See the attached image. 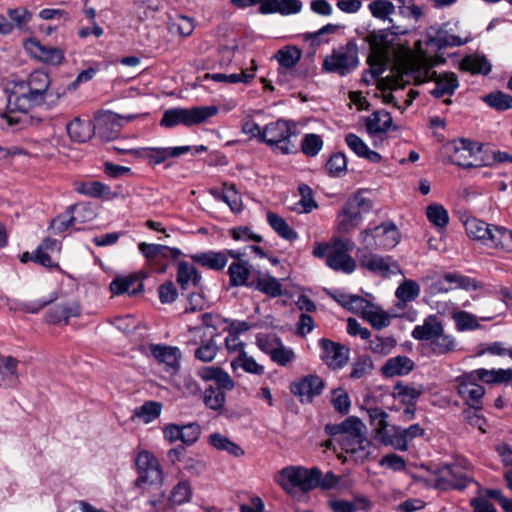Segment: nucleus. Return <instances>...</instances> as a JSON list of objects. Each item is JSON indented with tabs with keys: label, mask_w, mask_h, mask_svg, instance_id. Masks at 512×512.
Listing matches in <instances>:
<instances>
[{
	"label": "nucleus",
	"mask_w": 512,
	"mask_h": 512,
	"mask_svg": "<svg viewBox=\"0 0 512 512\" xmlns=\"http://www.w3.org/2000/svg\"><path fill=\"white\" fill-rule=\"evenodd\" d=\"M65 93L63 87H52L48 73L35 70L26 81L15 82L8 89L7 107L10 111L21 113H26L31 108L42 104L52 108L58 104Z\"/></svg>",
	"instance_id": "obj_1"
},
{
	"label": "nucleus",
	"mask_w": 512,
	"mask_h": 512,
	"mask_svg": "<svg viewBox=\"0 0 512 512\" xmlns=\"http://www.w3.org/2000/svg\"><path fill=\"white\" fill-rule=\"evenodd\" d=\"M295 129L296 125L291 120L278 119L270 122L263 128L262 143L282 155L294 153L296 146L291 138L296 135Z\"/></svg>",
	"instance_id": "obj_2"
},
{
	"label": "nucleus",
	"mask_w": 512,
	"mask_h": 512,
	"mask_svg": "<svg viewBox=\"0 0 512 512\" xmlns=\"http://www.w3.org/2000/svg\"><path fill=\"white\" fill-rule=\"evenodd\" d=\"M218 108L216 106H196L192 108H171L163 113L160 125L165 128H173L177 125L187 127L205 122L216 115Z\"/></svg>",
	"instance_id": "obj_3"
},
{
	"label": "nucleus",
	"mask_w": 512,
	"mask_h": 512,
	"mask_svg": "<svg viewBox=\"0 0 512 512\" xmlns=\"http://www.w3.org/2000/svg\"><path fill=\"white\" fill-rule=\"evenodd\" d=\"M317 474L318 467L308 469L302 466H287L278 472L275 481L289 494L296 488L302 492H309L315 489L314 477Z\"/></svg>",
	"instance_id": "obj_4"
},
{
	"label": "nucleus",
	"mask_w": 512,
	"mask_h": 512,
	"mask_svg": "<svg viewBox=\"0 0 512 512\" xmlns=\"http://www.w3.org/2000/svg\"><path fill=\"white\" fill-rule=\"evenodd\" d=\"M359 65L358 46L355 41H348L344 46L334 49L324 59L323 70L346 76Z\"/></svg>",
	"instance_id": "obj_5"
},
{
	"label": "nucleus",
	"mask_w": 512,
	"mask_h": 512,
	"mask_svg": "<svg viewBox=\"0 0 512 512\" xmlns=\"http://www.w3.org/2000/svg\"><path fill=\"white\" fill-rule=\"evenodd\" d=\"M453 153L450 161L463 168L490 166L489 159L482 157V152H488V146L482 143L459 139L452 142Z\"/></svg>",
	"instance_id": "obj_6"
},
{
	"label": "nucleus",
	"mask_w": 512,
	"mask_h": 512,
	"mask_svg": "<svg viewBox=\"0 0 512 512\" xmlns=\"http://www.w3.org/2000/svg\"><path fill=\"white\" fill-rule=\"evenodd\" d=\"M357 257L362 268L383 278L402 273L400 265L391 256H381L372 253L368 248H361L357 250Z\"/></svg>",
	"instance_id": "obj_7"
},
{
	"label": "nucleus",
	"mask_w": 512,
	"mask_h": 512,
	"mask_svg": "<svg viewBox=\"0 0 512 512\" xmlns=\"http://www.w3.org/2000/svg\"><path fill=\"white\" fill-rule=\"evenodd\" d=\"M361 240L368 247L392 249L400 241V234L393 222L382 223L361 232Z\"/></svg>",
	"instance_id": "obj_8"
},
{
	"label": "nucleus",
	"mask_w": 512,
	"mask_h": 512,
	"mask_svg": "<svg viewBox=\"0 0 512 512\" xmlns=\"http://www.w3.org/2000/svg\"><path fill=\"white\" fill-rule=\"evenodd\" d=\"M354 248L350 240L335 239L326 259V265L336 272L351 274L356 269V261L349 255Z\"/></svg>",
	"instance_id": "obj_9"
},
{
	"label": "nucleus",
	"mask_w": 512,
	"mask_h": 512,
	"mask_svg": "<svg viewBox=\"0 0 512 512\" xmlns=\"http://www.w3.org/2000/svg\"><path fill=\"white\" fill-rule=\"evenodd\" d=\"M138 478L135 485L141 487L143 484L161 485L163 482V471L157 458L148 451H141L136 457Z\"/></svg>",
	"instance_id": "obj_10"
},
{
	"label": "nucleus",
	"mask_w": 512,
	"mask_h": 512,
	"mask_svg": "<svg viewBox=\"0 0 512 512\" xmlns=\"http://www.w3.org/2000/svg\"><path fill=\"white\" fill-rule=\"evenodd\" d=\"M444 327L442 322L435 315L428 316L422 325H417L412 331V337L420 341H431L433 350L437 353H446L448 351L447 344H440L438 341L442 339L446 341L443 335Z\"/></svg>",
	"instance_id": "obj_11"
},
{
	"label": "nucleus",
	"mask_w": 512,
	"mask_h": 512,
	"mask_svg": "<svg viewBox=\"0 0 512 512\" xmlns=\"http://www.w3.org/2000/svg\"><path fill=\"white\" fill-rule=\"evenodd\" d=\"M450 489L462 491L469 486H479L474 479L472 466L464 457L453 454L450 455Z\"/></svg>",
	"instance_id": "obj_12"
},
{
	"label": "nucleus",
	"mask_w": 512,
	"mask_h": 512,
	"mask_svg": "<svg viewBox=\"0 0 512 512\" xmlns=\"http://www.w3.org/2000/svg\"><path fill=\"white\" fill-rule=\"evenodd\" d=\"M132 117L124 118L114 112L106 111L99 113L93 121L95 134L102 141H112L116 139L122 129L123 121H129Z\"/></svg>",
	"instance_id": "obj_13"
},
{
	"label": "nucleus",
	"mask_w": 512,
	"mask_h": 512,
	"mask_svg": "<svg viewBox=\"0 0 512 512\" xmlns=\"http://www.w3.org/2000/svg\"><path fill=\"white\" fill-rule=\"evenodd\" d=\"M446 27L447 24L443 23L442 25H432L427 29L424 40L426 48L423 49L421 40L415 43V48L420 56L430 57L448 46V30Z\"/></svg>",
	"instance_id": "obj_14"
},
{
	"label": "nucleus",
	"mask_w": 512,
	"mask_h": 512,
	"mask_svg": "<svg viewBox=\"0 0 512 512\" xmlns=\"http://www.w3.org/2000/svg\"><path fill=\"white\" fill-rule=\"evenodd\" d=\"M409 29L400 25L392 24L387 29L374 30L366 37V41L370 45L372 53L382 52L384 55H389V49L393 45L395 36L406 35Z\"/></svg>",
	"instance_id": "obj_15"
},
{
	"label": "nucleus",
	"mask_w": 512,
	"mask_h": 512,
	"mask_svg": "<svg viewBox=\"0 0 512 512\" xmlns=\"http://www.w3.org/2000/svg\"><path fill=\"white\" fill-rule=\"evenodd\" d=\"M325 387L321 377L316 374L305 375L290 384V391L299 397L301 402H311L319 396Z\"/></svg>",
	"instance_id": "obj_16"
},
{
	"label": "nucleus",
	"mask_w": 512,
	"mask_h": 512,
	"mask_svg": "<svg viewBox=\"0 0 512 512\" xmlns=\"http://www.w3.org/2000/svg\"><path fill=\"white\" fill-rule=\"evenodd\" d=\"M25 49L32 57L49 65L58 66L64 60L63 49L45 46L35 38H30L25 42Z\"/></svg>",
	"instance_id": "obj_17"
},
{
	"label": "nucleus",
	"mask_w": 512,
	"mask_h": 512,
	"mask_svg": "<svg viewBox=\"0 0 512 512\" xmlns=\"http://www.w3.org/2000/svg\"><path fill=\"white\" fill-rule=\"evenodd\" d=\"M84 214L92 215V210L87 206L71 205L65 213L58 215L51 222V228L55 233H63L77 223L84 222Z\"/></svg>",
	"instance_id": "obj_18"
},
{
	"label": "nucleus",
	"mask_w": 512,
	"mask_h": 512,
	"mask_svg": "<svg viewBox=\"0 0 512 512\" xmlns=\"http://www.w3.org/2000/svg\"><path fill=\"white\" fill-rule=\"evenodd\" d=\"M191 150L192 147L189 145L178 147H145L139 150V154H141L149 164L159 165L171 157H180Z\"/></svg>",
	"instance_id": "obj_19"
},
{
	"label": "nucleus",
	"mask_w": 512,
	"mask_h": 512,
	"mask_svg": "<svg viewBox=\"0 0 512 512\" xmlns=\"http://www.w3.org/2000/svg\"><path fill=\"white\" fill-rule=\"evenodd\" d=\"M319 345L323 351L322 359L333 369L343 367L348 361V349L338 343L322 338Z\"/></svg>",
	"instance_id": "obj_20"
},
{
	"label": "nucleus",
	"mask_w": 512,
	"mask_h": 512,
	"mask_svg": "<svg viewBox=\"0 0 512 512\" xmlns=\"http://www.w3.org/2000/svg\"><path fill=\"white\" fill-rule=\"evenodd\" d=\"M151 354L166 370L175 373L180 368L181 352L177 347L154 344L150 347Z\"/></svg>",
	"instance_id": "obj_21"
},
{
	"label": "nucleus",
	"mask_w": 512,
	"mask_h": 512,
	"mask_svg": "<svg viewBox=\"0 0 512 512\" xmlns=\"http://www.w3.org/2000/svg\"><path fill=\"white\" fill-rule=\"evenodd\" d=\"M474 381L472 378H468V376L463 377L458 386V393L466 400L470 407L482 409V398L485 395V389Z\"/></svg>",
	"instance_id": "obj_22"
},
{
	"label": "nucleus",
	"mask_w": 512,
	"mask_h": 512,
	"mask_svg": "<svg viewBox=\"0 0 512 512\" xmlns=\"http://www.w3.org/2000/svg\"><path fill=\"white\" fill-rule=\"evenodd\" d=\"M110 291L114 295H121L123 293L136 295L143 291V283L136 273L124 277L117 276L110 283Z\"/></svg>",
	"instance_id": "obj_23"
},
{
	"label": "nucleus",
	"mask_w": 512,
	"mask_h": 512,
	"mask_svg": "<svg viewBox=\"0 0 512 512\" xmlns=\"http://www.w3.org/2000/svg\"><path fill=\"white\" fill-rule=\"evenodd\" d=\"M463 225L469 238L479 241L485 246L488 245L492 234V228L495 225L488 224L475 217L467 218L464 220Z\"/></svg>",
	"instance_id": "obj_24"
},
{
	"label": "nucleus",
	"mask_w": 512,
	"mask_h": 512,
	"mask_svg": "<svg viewBox=\"0 0 512 512\" xmlns=\"http://www.w3.org/2000/svg\"><path fill=\"white\" fill-rule=\"evenodd\" d=\"M198 375L204 381H214L216 384L215 388L220 389V391H230L235 386L234 380L231 376L219 367H202L199 369Z\"/></svg>",
	"instance_id": "obj_25"
},
{
	"label": "nucleus",
	"mask_w": 512,
	"mask_h": 512,
	"mask_svg": "<svg viewBox=\"0 0 512 512\" xmlns=\"http://www.w3.org/2000/svg\"><path fill=\"white\" fill-rule=\"evenodd\" d=\"M468 378L479 380L486 384L507 383L512 381V368L491 370L480 368L472 371Z\"/></svg>",
	"instance_id": "obj_26"
},
{
	"label": "nucleus",
	"mask_w": 512,
	"mask_h": 512,
	"mask_svg": "<svg viewBox=\"0 0 512 512\" xmlns=\"http://www.w3.org/2000/svg\"><path fill=\"white\" fill-rule=\"evenodd\" d=\"M191 259L195 263L214 271L223 270L228 262L227 253L213 250L195 253L191 255Z\"/></svg>",
	"instance_id": "obj_27"
},
{
	"label": "nucleus",
	"mask_w": 512,
	"mask_h": 512,
	"mask_svg": "<svg viewBox=\"0 0 512 512\" xmlns=\"http://www.w3.org/2000/svg\"><path fill=\"white\" fill-rule=\"evenodd\" d=\"M67 133L72 141L83 143L92 138L95 134L93 121L75 118L66 126Z\"/></svg>",
	"instance_id": "obj_28"
},
{
	"label": "nucleus",
	"mask_w": 512,
	"mask_h": 512,
	"mask_svg": "<svg viewBox=\"0 0 512 512\" xmlns=\"http://www.w3.org/2000/svg\"><path fill=\"white\" fill-rule=\"evenodd\" d=\"M392 116L385 110L374 111L366 118L365 127L370 135L387 133L392 127Z\"/></svg>",
	"instance_id": "obj_29"
},
{
	"label": "nucleus",
	"mask_w": 512,
	"mask_h": 512,
	"mask_svg": "<svg viewBox=\"0 0 512 512\" xmlns=\"http://www.w3.org/2000/svg\"><path fill=\"white\" fill-rule=\"evenodd\" d=\"M414 369V362L407 356H395L388 359L381 368L386 377L404 376Z\"/></svg>",
	"instance_id": "obj_30"
},
{
	"label": "nucleus",
	"mask_w": 512,
	"mask_h": 512,
	"mask_svg": "<svg viewBox=\"0 0 512 512\" xmlns=\"http://www.w3.org/2000/svg\"><path fill=\"white\" fill-rule=\"evenodd\" d=\"M460 69L486 76L492 70V65L484 55L472 54L465 56L460 62Z\"/></svg>",
	"instance_id": "obj_31"
},
{
	"label": "nucleus",
	"mask_w": 512,
	"mask_h": 512,
	"mask_svg": "<svg viewBox=\"0 0 512 512\" xmlns=\"http://www.w3.org/2000/svg\"><path fill=\"white\" fill-rule=\"evenodd\" d=\"M18 361L12 356L0 355V386L12 387L18 381Z\"/></svg>",
	"instance_id": "obj_32"
},
{
	"label": "nucleus",
	"mask_w": 512,
	"mask_h": 512,
	"mask_svg": "<svg viewBox=\"0 0 512 512\" xmlns=\"http://www.w3.org/2000/svg\"><path fill=\"white\" fill-rule=\"evenodd\" d=\"M201 282V276L196 268L188 262L182 261L178 264L177 283L182 290L190 287H197Z\"/></svg>",
	"instance_id": "obj_33"
},
{
	"label": "nucleus",
	"mask_w": 512,
	"mask_h": 512,
	"mask_svg": "<svg viewBox=\"0 0 512 512\" xmlns=\"http://www.w3.org/2000/svg\"><path fill=\"white\" fill-rule=\"evenodd\" d=\"M74 189L77 193L92 198H108L111 195L110 186L100 181L75 182Z\"/></svg>",
	"instance_id": "obj_34"
},
{
	"label": "nucleus",
	"mask_w": 512,
	"mask_h": 512,
	"mask_svg": "<svg viewBox=\"0 0 512 512\" xmlns=\"http://www.w3.org/2000/svg\"><path fill=\"white\" fill-rule=\"evenodd\" d=\"M487 247L504 252H512V230L495 225L492 228V234Z\"/></svg>",
	"instance_id": "obj_35"
},
{
	"label": "nucleus",
	"mask_w": 512,
	"mask_h": 512,
	"mask_svg": "<svg viewBox=\"0 0 512 512\" xmlns=\"http://www.w3.org/2000/svg\"><path fill=\"white\" fill-rule=\"evenodd\" d=\"M229 283L232 287L248 286L250 276L249 264L247 261H234L228 268Z\"/></svg>",
	"instance_id": "obj_36"
},
{
	"label": "nucleus",
	"mask_w": 512,
	"mask_h": 512,
	"mask_svg": "<svg viewBox=\"0 0 512 512\" xmlns=\"http://www.w3.org/2000/svg\"><path fill=\"white\" fill-rule=\"evenodd\" d=\"M253 287L270 297H278L282 295V285L279 280L273 276H260L256 280L250 282Z\"/></svg>",
	"instance_id": "obj_37"
},
{
	"label": "nucleus",
	"mask_w": 512,
	"mask_h": 512,
	"mask_svg": "<svg viewBox=\"0 0 512 512\" xmlns=\"http://www.w3.org/2000/svg\"><path fill=\"white\" fill-rule=\"evenodd\" d=\"M193 490L188 480H180L175 484L168 496V502L170 505H183L189 502L192 498Z\"/></svg>",
	"instance_id": "obj_38"
},
{
	"label": "nucleus",
	"mask_w": 512,
	"mask_h": 512,
	"mask_svg": "<svg viewBox=\"0 0 512 512\" xmlns=\"http://www.w3.org/2000/svg\"><path fill=\"white\" fill-rule=\"evenodd\" d=\"M208 443L217 450L225 451L234 457L244 455V450L238 444L220 433L211 434L208 438Z\"/></svg>",
	"instance_id": "obj_39"
},
{
	"label": "nucleus",
	"mask_w": 512,
	"mask_h": 512,
	"mask_svg": "<svg viewBox=\"0 0 512 512\" xmlns=\"http://www.w3.org/2000/svg\"><path fill=\"white\" fill-rule=\"evenodd\" d=\"M267 221L272 229L283 239L294 241L297 239L298 234L292 229L286 220L276 213L269 212L267 214Z\"/></svg>",
	"instance_id": "obj_40"
},
{
	"label": "nucleus",
	"mask_w": 512,
	"mask_h": 512,
	"mask_svg": "<svg viewBox=\"0 0 512 512\" xmlns=\"http://www.w3.org/2000/svg\"><path fill=\"white\" fill-rule=\"evenodd\" d=\"M215 198L225 202L234 213H239L242 210L241 196L238 194L234 185H224L223 191H212Z\"/></svg>",
	"instance_id": "obj_41"
},
{
	"label": "nucleus",
	"mask_w": 512,
	"mask_h": 512,
	"mask_svg": "<svg viewBox=\"0 0 512 512\" xmlns=\"http://www.w3.org/2000/svg\"><path fill=\"white\" fill-rule=\"evenodd\" d=\"M382 442L392 446L399 451H406L405 441L403 440L402 427L396 425H388L380 433Z\"/></svg>",
	"instance_id": "obj_42"
},
{
	"label": "nucleus",
	"mask_w": 512,
	"mask_h": 512,
	"mask_svg": "<svg viewBox=\"0 0 512 512\" xmlns=\"http://www.w3.org/2000/svg\"><path fill=\"white\" fill-rule=\"evenodd\" d=\"M255 68H252L251 70H243L241 73H232V74H222V73H215V74H205L204 79H212L217 82H227V83H250L255 75H254Z\"/></svg>",
	"instance_id": "obj_43"
},
{
	"label": "nucleus",
	"mask_w": 512,
	"mask_h": 512,
	"mask_svg": "<svg viewBox=\"0 0 512 512\" xmlns=\"http://www.w3.org/2000/svg\"><path fill=\"white\" fill-rule=\"evenodd\" d=\"M301 55V50L296 46H285L276 52L275 58L282 68L292 69L300 60Z\"/></svg>",
	"instance_id": "obj_44"
},
{
	"label": "nucleus",
	"mask_w": 512,
	"mask_h": 512,
	"mask_svg": "<svg viewBox=\"0 0 512 512\" xmlns=\"http://www.w3.org/2000/svg\"><path fill=\"white\" fill-rule=\"evenodd\" d=\"M226 395L224 391L216 389L213 385H208L203 393V402L211 410L222 411L225 405Z\"/></svg>",
	"instance_id": "obj_45"
},
{
	"label": "nucleus",
	"mask_w": 512,
	"mask_h": 512,
	"mask_svg": "<svg viewBox=\"0 0 512 512\" xmlns=\"http://www.w3.org/2000/svg\"><path fill=\"white\" fill-rule=\"evenodd\" d=\"M452 319L459 332L471 331L480 328L477 317L466 311H455L452 313Z\"/></svg>",
	"instance_id": "obj_46"
},
{
	"label": "nucleus",
	"mask_w": 512,
	"mask_h": 512,
	"mask_svg": "<svg viewBox=\"0 0 512 512\" xmlns=\"http://www.w3.org/2000/svg\"><path fill=\"white\" fill-rule=\"evenodd\" d=\"M362 214L363 212L360 208L353 205L350 201H347L342 213L340 214V217H343L339 223L340 229L347 231L354 224H357L362 220Z\"/></svg>",
	"instance_id": "obj_47"
},
{
	"label": "nucleus",
	"mask_w": 512,
	"mask_h": 512,
	"mask_svg": "<svg viewBox=\"0 0 512 512\" xmlns=\"http://www.w3.org/2000/svg\"><path fill=\"white\" fill-rule=\"evenodd\" d=\"M389 62V55H384L382 52L378 54L371 52L368 57V64L370 68L366 72V74H369L373 79L378 78L380 75L384 73Z\"/></svg>",
	"instance_id": "obj_48"
},
{
	"label": "nucleus",
	"mask_w": 512,
	"mask_h": 512,
	"mask_svg": "<svg viewBox=\"0 0 512 512\" xmlns=\"http://www.w3.org/2000/svg\"><path fill=\"white\" fill-rule=\"evenodd\" d=\"M394 393L401 398V401L405 404H414L417 399L423 393L421 386H411L402 383H397L394 386Z\"/></svg>",
	"instance_id": "obj_49"
},
{
	"label": "nucleus",
	"mask_w": 512,
	"mask_h": 512,
	"mask_svg": "<svg viewBox=\"0 0 512 512\" xmlns=\"http://www.w3.org/2000/svg\"><path fill=\"white\" fill-rule=\"evenodd\" d=\"M483 101L490 107L505 111L512 108V96L502 91L489 93L483 97Z\"/></svg>",
	"instance_id": "obj_50"
},
{
	"label": "nucleus",
	"mask_w": 512,
	"mask_h": 512,
	"mask_svg": "<svg viewBox=\"0 0 512 512\" xmlns=\"http://www.w3.org/2000/svg\"><path fill=\"white\" fill-rule=\"evenodd\" d=\"M162 405L159 402L147 401L134 410V415L145 423H150L159 417Z\"/></svg>",
	"instance_id": "obj_51"
},
{
	"label": "nucleus",
	"mask_w": 512,
	"mask_h": 512,
	"mask_svg": "<svg viewBox=\"0 0 512 512\" xmlns=\"http://www.w3.org/2000/svg\"><path fill=\"white\" fill-rule=\"evenodd\" d=\"M368 8L373 17L380 20L388 19L390 23L393 22V20L389 18L396 9V6L392 2L388 0H374L368 5Z\"/></svg>",
	"instance_id": "obj_52"
},
{
	"label": "nucleus",
	"mask_w": 512,
	"mask_h": 512,
	"mask_svg": "<svg viewBox=\"0 0 512 512\" xmlns=\"http://www.w3.org/2000/svg\"><path fill=\"white\" fill-rule=\"evenodd\" d=\"M232 368L241 367L245 372L262 375L264 373V367L258 364L255 359L248 356L245 351H242L239 356L232 361Z\"/></svg>",
	"instance_id": "obj_53"
},
{
	"label": "nucleus",
	"mask_w": 512,
	"mask_h": 512,
	"mask_svg": "<svg viewBox=\"0 0 512 512\" xmlns=\"http://www.w3.org/2000/svg\"><path fill=\"white\" fill-rule=\"evenodd\" d=\"M396 297L402 302L414 301L420 294V285L413 280H404L396 290Z\"/></svg>",
	"instance_id": "obj_54"
},
{
	"label": "nucleus",
	"mask_w": 512,
	"mask_h": 512,
	"mask_svg": "<svg viewBox=\"0 0 512 512\" xmlns=\"http://www.w3.org/2000/svg\"><path fill=\"white\" fill-rule=\"evenodd\" d=\"M218 347L214 338L208 337L202 340L199 347L195 350L194 356L202 362H211L217 355Z\"/></svg>",
	"instance_id": "obj_55"
},
{
	"label": "nucleus",
	"mask_w": 512,
	"mask_h": 512,
	"mask_svg": "<svg viewBox=\"0 0 512 512\" xmlns=\"http://www.w3.org/2000/svg\"><path fill=\"white\" fill-rule=\"evenodd\" d=\"M323 148L321 136L314 133L304 135L301 142V150L308 157L316 156Z\"/></svg>",
	"instance_id": "obj_56"
},
{
	"label": "nucleus",
	"mask_w": 512,
	"mask_h": 512,
	"mask_svg": "<svg viewBox=\"0 0 512 512\" xmlns=\"http://www.w3.org/2000/svg\"><path fill=\"white\" fill-rule=\"evenodd\" d=\"M341 26L338 24H327L322 28L313 33H306L304 38L306 41H310L311 45L319 46L322 43H327L328 39L324 38L326 35L335 34Z\"/></svg>",
	"instance_id": "obj_57"
},
{
	"label": "nucleus",
	"mask_w": 512,
	"mask_h": 512,
	"mask_svg": "<svg viewBox=\"0 0 512 512\" xmlns=\"http://www.w3.org/2000/svg\"><path fill=\"white\" fill-rule=\"evenodd\" d=\"M428 220L436 227L444 228L448 223V213L442 205L431 204L427 207Z\"/></svg>",
	"instance_id": "obj_58"
},
{
	"label": "nucleus",
	"mask_w": 512,
	"mask_h": 512,
	"mask_svg": "<svg viewBox=\"0 0 512 512\" xmlns=\"http://www.w3.org/2000/svg\"><path fill=\"white\" fill-rule=\"evenodd\" d=\"M343 426V435H347V437L356 440L359 444L360 448L362 447V435H361V427L362 422L356 417H348L346 420L342 422Z\"/></svg>",
	"instance_id": "obj_59"
},
{
	"label": "nucleus",
	"mask_w": 512,
	"mask_h": 512,
	"mask_svg": "<svg viewBox=\"0 0 512 512\" xmlns=\"http://www.w3.org/2000/svg\"><path fill=\"white\" fill-rule=\"evenodd\" d=\"M326 169L332 176L339 177L345 173L347 169V158L341 153L337 152L330 156L326 163Z\"/></svg>",
	"instance_id": "obj_60"
},
{
	"label": "nucleus",
	"mask_w": 512,
	"mask_h": 512,
	"mask_svg": "<svg viewBox=\"0 0 512 512\" xmlns=\"http://www.w3.org/2000/svg\"><path fill=\"white\" fill-rule=\"evenodd\" d=\"M298 191L300 194L298 205L301 206L302 212L310 213L313 209L318 207L316 201L314 200L313 190L309 185L300 184Z\"/></svg>",
	"instance_id": "obj_61"
},
{
	"label": "nucleus",
	"mask_w": 512,
	"mask_h": 512,
	"mask_svg": "<svg viewBox=\"0 0 512 512\" xmlns=\"http://www.w3.org/2000/svg\"><path fill=\"white\" fill-rule=\"evenodd\" d=\"M270 358L274 363L285 367L296 359V354L292 348L283 345L281 342L278 343L277 349Z\"/></svg>",
	"instance_id": "obj_62"
},
{
	"label": "nucleus",
	"mask_w": 512,
	"mask_h": 512,
	"mask_svg": "<svg viewBox=\"0 0 512 512\" xmlns=\"http://www.w3.org/2000/svg\"><path fill=\"white\" fill-rule=\"evenodd\" d=\"M229 235L235 241H254L260 243L263 241V237L259 234L254 233L251 228L247 226L234 227L229 230Z\"/></svg>",
	"instance_id": "obj_63"
},
{
	"label": "nucleus",
	"mask_w": 512,
	"mask_h": 512,
	"mask_svg": "<svg viewBox=\"0 0 512 512\" xmlns=\"http://www.w3.org/2000/svg\"><path fill=\"white\" fill-rule=\"evenodd\" d=\"M397 3L399 13L405 18L419 20L422 15V9L415 5L414 0H394Z\"/></svg>",
	"instance_id": "obj_64"
}]
</instances>
